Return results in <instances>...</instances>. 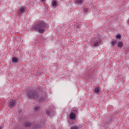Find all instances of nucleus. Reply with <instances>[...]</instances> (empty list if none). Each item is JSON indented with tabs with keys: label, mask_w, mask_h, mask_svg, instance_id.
Returning <instances> with one entry per match:
<instances>
[{
	"label": "nucleus",
	"mask_w": 129,
	"mask_h": 129,
	"mask_svg": "<svg viewBox=\"0 0 129 129\" xmlns=\"http://www.w3.org/2000/svg\"><path fill=\"white\" fill-rule=\"evenodd\" d=\"M25 126H30V125H31V123L29 122H27L25 123Z\"/></svg>",
	"instance_id": "nucleus-15"
},
{
	"label": "nucleus",
	"mask_w": 129,
	"mask_h": 129,
	"mask_svg": "<svg viewBox=\"0 0 129 129\" xmlns=\"http://www.w3.org/2000/svg\"><path fill=\"white\" fill-rule=\"evenodd\" d=\"M94 93H96V94H99V92H100V88L99 87H96L93 90Z\"/></svg>",
	"instance_id": "nucleus-5"
},
{
	"label": "nucleus",
	"mask_w": 129,
	"mask_h": 129,
	"mask_svg": "<svg viewBox=\"0 0 129 129\" xmlns=\"http://www.w3.org/2000/svg\"><path fill=\"white\" fill-rule=\"evenodd\" d=\"M41 2H44L45 0H40Z\"/></svg>",
	"instance_id": "nucleus-19"
},
{
	"label": "nucleus",
	"mask_w": 129,
	"mask_h": 129,
	"mask_svg": "<svg viewBox=\"0 0 129 129\" xmlns=\"http://www.w3.org/2000/svg\"><path fill=\"white\" fill-rule=\"evenodd\" d=\"M54 113H53V114H54Z\"/></svg>",
	"instance_id": "nucleus-20"
},
{
	"label": "nucleus",
	"mask_w": 129,
	"mask_h": 129,
	"mask_svg": "<svg viewBox=\"0 0 129 129\" xmlns=\"http://www.w3.org/2000/svg\"><path fill=\"white\" fill-rule=\"evenodd\" d=\"M9 105L11 107H14L16 106V101L14 100L11 101L9 103Z\"/></svg>",
	"instance_id": "nucleus-8"
},
{
	"label": "nucleus",
	"mask_w": 129,
	"mask_h": 129,
	"mask_svg": "<svg viewBox=\"0 0 129 129\" xmlns=\"http://www.w3.org/2000/svg\"><path fill=\"white\" fill-rule=\"evenodd\" d=\"M27 95L29 99H32V98H36L38 96V93L35 91H29L27 92Z\"/></svg>",
	"instance_id": "nucleus-2"
},
{
	"label": "nucleus",
	"mask_w": 129,
	"mask_h": 129,
	"mask_svg": "<svg viewBox=\"0 0 129 129\" xmlns=\"http://www.w3.org/2000/svg\"><path fill=\"white\" fill-rule=\"evenodd\" d=\"M25 10H27V8L24 7L21 8L20 10H18L19 14H24Z\"/></svg>",
	"instance_id": "nucleus-6"
},
{
	"label": "nucleus",
	"mask_w": 129,
	"mask_h": 129,
	"mask_svg": "<svg viewBox=\"0 0 129 129\" xmlns=\"http://www.w3.org/2000/svg\"><path fill=\"white\" fill-rule=\"evenodd\" d=\"M39 109H40V107H35L34 108V110L35 111H37V110H39Z\"/></svg>",
	"instance_id": "nucleus-17"
},
{
	"label": "nucleus",
	"mask_w": 129,
	"mask_h": 129,
	"mask_svg": "<svg viewBox=\"0 0 129 129\" xmlns=\"http://www.w3.org/2000/svg\"><path fill=\"white\" fill-rule=\"evenodd\" d=\"M116 42H117V40H113L111 42L112 47H114L115 44H116Z\"/></svg>",
	"instance_id": "nucleus-11"
},
{
	"label": "nucleus",
	"mask_w": 129,
	"mask_h": 129,
	"mask_svg": "<svg viewBox=\"0 0 129 129\" xmlns=\"http://www.w3.org/2000/svg\"><path fill=\"white\" fill-rule=\"evenodd\" d=\"M47 28H48V25L44 21H40L33 26L31 30L32 31H37L40 34H43Z\"/></svg>",
	"instance_id": "nucleus-1"
},
{
	"label": "nucleus",
	"mask_w": 129,
	"mask_h": 129,
	"mask_svg": "<svg viewBox=\"0 0 129 129\" xmlns=\"http://www.w3.org/2000/svg\"><path fill=\"white\" fill-rule=\"evenodd\" d=\"M76 3L78 5H82V3H83V0H76Z\"/></svg>",
	"instance_id": "nucleus-12"
},
{
	"label": "nucleus",
	"mask_w": 129,
	"mask_h": 129,
	"mask_svg": "<svg viewBox=\"0 0 129 129\" xmlns=\"http://www.w3.org/2000/svg\"><path fill=\"white\" fill-rule=\"evenodd\" d=\"M2 128H3V126L0 125V129H2Z\"/></svg>",
	"instance_id": "nucleus-18"
},
{
	"label": "nucleus",
	"mask_w": 129,
	"mask_h": 129,
	"mask_svg": "<svg viewBox=\"0 0 129 129\" xmlns=\"http://www.w3.org/2000/svg\"><path fill=\"white\" fill-rule=\"evenodd\" d=\"M46 114H47V116H49V117L52 116V115H51L50 111H46Z\"/></svg>",
	"instance_id": "nucleus-14"
},
{
	"label": "nucleus",
	"mask_w": 129,
	"mask_h": 129,
	"mask_svg": "<svg viewBox=\"0 0 129 129\" xmlns=\"http://www.w3.org/2000/svg\"><path fill=\"white\" fill-rule=\"evenodd\" d=\"M100 43H101V38L100 37H95L93 42L94 47L98 46V44H100Z\"/></svg>",
	"instance_id": "nucleus-3"
},
{
	"label": "nucleus",
	"mask_w": 129,
	"mask_h": 129,
	"mask_svg": "<svg viewBox=\"0 0 129 129\" xmlns=\"http://www.w3.org/2000/svg\"><path fill=\"white\" fill-rule=\"evenodd\" d=\"M117 46L119 48H121L123 46V43L121 41H119Z\"/></svg>",
	"instance_id": "nucleus-10"
},
{
	"label": "nucleus",
	"mask_w": 129,
	"mask_h": 129,
	"mask_svg": "<svg viewBox=\"0 0 129 129\" xmlns=\"http://www.w3.org/2000/svg\"><path fill=\"white\" fill-rule=\"evenodd\" d=\"M70 118L72 120H75L76 118V115L73 112H71L70 114Z\"/></svg>",
	"instance_id": "nucleus-4"
},
{
	"label": "nucleus",
	"mask_w": 129,
	"mask_h": 129,
	"mask_svg": "<svg viewBox=\"0 0 129 129\" xmlns=\"http://www.w3.org/2000/svg\"><path fill=\"white\" fill-rule=\"evenodd\" d=\"M71 129H80V127L77 125H73L71 126Z\"/></svg>",
	"instance_id": "nucleus-9"
},
{
	"label": "nucleus",
	"mask_w": 129,
	"mask_h": 129,
	"mask_svg": "<svg viewBox=\"0 0 129 129\" xmlns=\"http://www.w3.org/2000/svg\"><path fill=\"white\" fill-rule=\"evenodd\" d=\"M12 63L17 64L19 62V58L17 57H13L12 59Z\"/></svg>",
	"instance_id": "nucleus-7"
},
{
	"label": "nucleus",
	"mask_w": 129,
	"mask_h": 129,
	"mask_svg": "<svg viewBox=\"0 0 129 129\" xmlns=\"http://www.w3.org/2000/svg\"><path fill=\"white\" fill-rule=\"evenodd\" d=\"M116 39H119V38H120L121 36H120V34H118L117 35L115 36Z\"/></svg>",
	"instance_id": "nucleus-16"
},
{
	"label": "nucleus",
	"mask_w": 129,
	"mask_h": 129,
	"mask_svg": "<svg viewBox=\"0 0 129 129\" xmlns=\"http://www.w3.org/2000/svg\"><path fill=\"white\" fill-rule=\"evenodd\" d=\"M52 5L53 6V7L56 8V7H57V3L56 2V1H53L52 2Z\"/></svg>",
	"instance_id": "nucleus-13"
}]
</instances>
